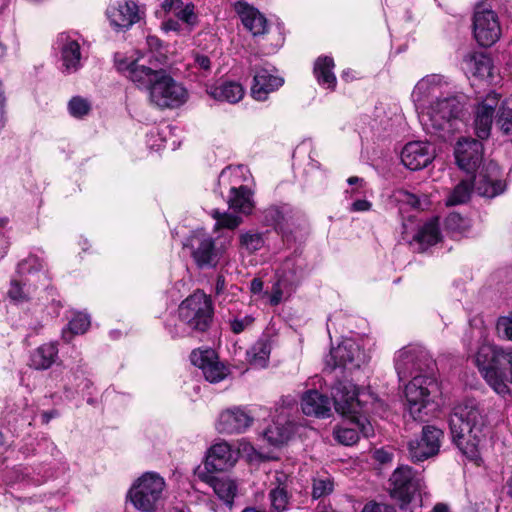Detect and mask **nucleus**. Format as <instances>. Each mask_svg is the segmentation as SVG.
I'll list each match as a JSON object with an SVG mask.
<instances>
[{
	"label": "nucleus",
	"instance_id": "1",
	"mask_svg": "<svg viewBox=\"0 0 512 512\" xmlns=\"http://www.w3.org/2000/svg\"><path fill=\"white\" fill-rule=\"evenodd\" d=\"M115 66L135 86L148 91L151 102L160 108H175L187 99L186 89L161 68L153 52L136 59L117 55Z\"/></svg>",
	"mask_w": 512,
	"mask_h": 512
},
{
	"label": "nucleus",
	"instance_id": "2",
	"mask_svg": "<svg viewBox=\"0 0 512 512\" xmlns=\"http://www.w3.org/2000/svg\"><path fill=\"white\" fill-rule=\"evenodd\" d=\"M449 427L453 443L467 458H477L480 442L485 438L487 417L475 399L457 404L450 414Z\"/></svg>",
	"mask_w": 512,
	"mask_h": 512
},
{
	"label": "nucleus",
	"instance_id": "3",
	"mask_svg": "<svg viewBox=\"0 0 512 512\" xmlns=\"http://www.w3.org/2000/svg\"><path fill=\"white\" fill-rule=\"evenodd\" d=\"M475 364L487 384L499 395L509 394L508 380L512 383V347L493 344L479 347Z\"/></svg>",
	"mask_w": 512,
	"mask_h": 512
},
{
	"label": "nucleus",
	"instance_id": "4",
	"mask_svg": "<svg viewBox=\"0 0 512 512\" xmlns=\"http://www.w3.org/2000/svg\"><path fill=\"white\" fill-rule=\"evenodd\" d=\"M213 317L211 298L198 290L181 302L178 307L179 323L169 332L172 337H184L190 331L205 332L212 324Z\"/></svg>",
	"mask_w": 512,
	"mask_h": 512
},
{
	"label": "nucleus",
	"instance_id": "5",
	"mask_svg": "<svg viewBox=\"0 0 512 512\" xmlns=\"http://www.w3.org/2000/svg\"><path fill=\"white\" fill-rule=\"evenodd\" d=\"M500 168L494 161L482 165L472 180H462L449 194L446 205L454 206L466 203L471 195L472 188L483 197L493 198L505 190V184L500 179Z\"/></svg>",
	"mask_w": 512,
	"mask_h": 512
},
{
	"label": "nucleus",
	"instance_id": "6",
	"mask_svg": "<svg viewBox=\"0 0 512 512\" xmlns=\"http://www.w3.org/2000/svg\"><path fill=\"white\" fill-rule=\"evenodd\" d=\"M464 112L462 97L447 93L443 97L433 100L423 111L419 118L429 133H451Z\"/></svg>",
	"mask_w": 512,
	"mask_h": 512
},
{
	"label": "nucleus",
	"instance_id": "7",
	"mask_svg": "<svg viewBox=\"0 0 512 512\" xmlns=\"http://www.w3.org/2000/svg\"><path fill=\"white\" fill-rule=\"evenodd\" d=\"M230 237L213 238L203 231H194L185 241L191 257L199 269L216 268L226 254Z\"/></svg>",
	"mask_w": 512,
	"mask_h": 512
},
{
	"label": "nucleus",
	"instance_id": "8",
	"mask_svg": "<svg viewBox=\"0 0 512 512\" xmlns=\"http://www.w3.org/2000/svg\"><path fill=\"white\" fill-rule=\"evenodd\" d=\"M335 410L342 415H352L355 420L350 422L364 437L373 435L372 425L361 417H356L361 412V401L358 399V390L349 380L337 381L331 390Z\"/></svg>",
	"mask_w": 512,
	"mask_h": 512
},
{
	"label": "nucleus",
	"instance_id": "9",
	"mask_svg": "<svg viewBox=\"0 0 512 512\" xmlns=\"http://www.w3.org/2000/svg\"><path fill=\"white\" fill-rule=\"evenodd\" d=\"M165 481L155 472L144 473L131 487L128 496L141 512H154L163 498Z\"/></svg>",
	"mask_w": 512,
	"mask_h": 512
},
{
	"label": "nucleus",
	"instance_id": "10",
	"mask_svg": "<svg viewBox=\"0 0 512 512\" xmlns=\"http://www.w3.org/2000/svg\"><path fill=\"white\" fill-rule=\"evenodd\" d=\"M440 393L433 373L418 374L405 386L409 413L414 420L421 419L422 410Z\"/></svg>",
	"mask_w": 512,
	"mask_h": 512
},
{
	"label": "nucleus",
	"instance_id": "11",
	"mask_svg": "<svg viewBox=\"0 0 512 512\" xmlns=\"http://www.w3.org/2000/svg\"><path fill=\"white\" fill-rule=\"evenodd\" d=\"M434 368L435 362L429 353L419 346L404 347L395 356V369L400 381L418 374L433 373Z\"/></svg>",
	"mask_w": 512,
	"mask_h": 512
},
{
	"label": "nucleus",
	"instance_id": "12",
	"mask_svg": "<svg viewBox=\"0 0 512 512\" xmlns=\"http://www.w3.org/2000/svg\"><path fill=\"white\" fill-rule=\"evenodd\" d=\"M473 33L476 41L483 47H490L501 36V26L497 13L488 3L476 5L473 16Z\"/></svg>",
	"mask_w": 512,
	"mask_h": 512
},
{
	"label": "nucleus",
	"instance_id": "13",
	"mask_svg": "<svg viewBox=\"0 0 512 512\" xmlns=\"http://www.w3.org/2000/svg\"><path fill=\"white\" fill-rule=\"evenodd\" d=\"M391 496L409 503L416 494H421L425 488L424 477L421 472L415 471L407 465L394 470L390 479Z\"/></svg>",
	"mask_w": 512,
	"mask_h": 512
},
{
	"label": "nucleus",
	"instance_id": "14",
	"mask_svg": "<svg viewBox=\"0 0 512 512\" xmlns=\"http://www.w3.org/2000/svg\"><path fill=\"white\" fill-rule=\"evenodd\" d=\"M443 431L435 426L426 425L421 434L407 442L409 458L412 462H423L436 456L441 447Z\"/></svg>",
	"mask_w": 512,
	"mask_h": 512
},
{
	"label": "nucleus",
	"instance_id": "15",
	"mask_svg": "<svg viewBox=\"0 0 512 512\" xmlns=\"http://www.w3.org/2000/svg\"><path fill=\"white\" fill-rule=\"evenodd\" d=\"M366 360L364 352L359 344L352 339L343 340L337 347L332 348L325 359L326 368L330 372L336 368H359Z\"/></svg>",
	"mask_w": 512,
	"mask_h": 512
},
{
	"label": "nucleus",
	"instance_id": "16",
	"mask_svg": "<svg viewBox=\"0 0 512 512\" xmlns=\"http://www.w3.org/2000/svg\"><path fill=\"white\" fill-rule=\"evenodd\" d=\"M501 95L490 91L477 99L474 110V128L477 137L485 140L490 136L496 109L500 108Z\"/></svg>",
	"mask_w": 512,
	"mask_h": 512
},
{
	"label": "nucleus",
	"instance_id": "17",
	"mask_svg": "<svg viewBox=\"0 0 512 512\" xmlns=\"http://www.w3.org/2000/svg\"><path fill=\"white\" fill-rule=\"evenodd\" d=\"M454 155L459 168L474 176L482 168L483 144L476 139L462 138L455 146Z\"/></svg>",
	"mask_w": 512,
	"mask_h": 512
},
{
	"label": "nucleus",
	"instance_id": "18",
	"mask_svg": "<svg viewBox=\"0 0 512 512\" xmlns=\"http://www.w3.org/2000/svg\"><path fill=\"white\" fill-rule=\"evenodd\" d=\"M448 86L443 76L432 74L427 75L417 82L411 97L417 110L426 109L425 103L431 99L444 96V89Z\"/></svg>",
	"mask_w": 512,
	"mask_h": 512
},
{
	"label": "nucleus",
	"instance_id": "19",
	"mask_svg": "<svg viewBox=\"0 0 512 512\" xmlns=\"http://www.w3.org/2000/svg\"><path fill=\"white\" fill-rule=\"evenodd\" d=\"M191 363L200 368L205 379L218 383L228 375V369L222 364L214 350H194L190 355Z\"/></svg>",
	"mask_w": 512,
	"mask_h": 512
},
{
	"label": "nucleus",
	"instance_id": "20",
	"mask_svg": "<svg viewBox=\"0 0 512 512\" xmlns=\"http://www.w3.org/2000/svg\"><path fill=\"white\" fill-rule=\"evenodd\" d=\"M110 24L116 29H129L141 19V10L132 0L118 1L107 9Z\"/></svg>",
	"mask_w": 512,
	"mask_h": 512
},
{
	"label": "nucleus",
	"instance_id": "21",
	"mask_svg": "<svg viewBox=\"0 0 512 512\" xmlns=\"http://www.w3.org/2000/svg\"><path fill=\"white\" fill-rule=\"evenodd\" d=\"M56 44L61 53L64 72H77L82 67V53L77 39L62 32L57 36Z\"/></svg>",
	"mask_w": 512,
	"mask_h": 512
},
{
	"label": "nucleus",
	"instance_id": "22",
	"mask_svg": "<svg viewBox=\"0 0 512 512\" xmlns=\"http://www.w3.org/2000/svg\"><path fill=\"white\" fill-rule=\"evenodd\" d=\"M253 417L241 407H232L222 411L216 423L220 433H242L251 426Z\"/></svg>",
	"mask_w": 512,
	"mask_h": 512
},
{
	"label": "nucleus",
	"instance_id": "23",
	"mask_svg": "<svg viewBox=\"0 0 512 512\" xmlns=\"http://www.w3.org/2000/svg\"><path fill=\"white\" fill-rule=\"evenodd\" d=\"M434 158L429 144L421 141L407 143L401 151V161L410 170L426 167Z\"/></svg>",
	"mask_w": 512,
	"mask_h": 512
},
{
	"label": "nucleus",
	"instance_id": "24",
	"mask_svg": "<svg viewBox=\"0 0 512 512\" xmlns=\"http://www.w3.org/2000/svg\"><path fill=\"white\" fill-rule=\"evenodd\" d=\"M292 260L287 259L284 263V273L273 286L270 303L278 305L284 296H289L302 278V270L299 271L291 268Z\"/></svg>",
	"mask_w": 512,
	"mask_h": 512
},
{
	"label": "nucleus",
	"instance_id": "25",
	"mask_svg": "<svg viewBox=\"0 0 512 512\" xmlns=\"http://www.w3.org/2000/svg\"><path fill=\"white\" fill-rule=\"evenodd\" d=\"M237 461V453L226 442L213 445L206 457L205 469L208 472L225 471L234 466Z\"/></svg>",
	"mask_w": 512,
	"mask_h": 512
},
{
	"label": "nucleus",
	"instance_id": "26",
	"mask_svg": "<svg viewBox=\"0 0 512 512\" xmlns=\"http://www.w3.org/2000/svg\"><path fill=\"white\" fill-rule=\"evenodd\" d=\"M283 83L282 77L272 74L265 68L258 69L254 75L251 95L257 101H264L269 93L279 89Z\"/></svg>",
	"mask_w": 512,
	"mask_h": 512
},
{
	"label": "nucleus",
	"instance_id": "27",
	"mask_svg": "<svg viewBox=\"0 0 512 512\" xmlns=\"http://www.w3.org/2000/svg\"><path fill=\"white\" fill-rule=\"evenodd\" d=\"M234 7L243 25L253 36L263 35L267 32V19L256 8L250 6L245 1L236 2Z\"/></svg>",
	"mask_w": 512,
	"mask_h": 512
},
{
	"label": "nucleus",
	"instance_id": "28",
	"mask_svg": "<svg viewBox=\"0 0 512 512\" xmlns=\"http://www.w3.org/2000/svg\"><path fill=\"white\" fill-rule=\"evenodd\" d=\"M304 414L316 417H329L331 414V400L317 390L307 391L301 401Z\"/></svg>",
	"mask_w": 512,
	"mask_h": 512
},
{
	"label": "nucleus",
	"instance_id": "29",
	"mask_svg": "<svg viewBox=\"0 0 512 512\" xmlns=\"http://www.w3.org/2000/svg\"><path fill=\"white\" fill-rule=\"evenodd\" d=\"M295 431V424L291 421L277 419L263 432L264 439L273 446L279 447L285 444Z\"/></svg>",
	"mask_w": 512,
	"mask_h": 512
},
{
	"label": "nucleus",
	"instance_id": "30",
	"mask_svg": "<svg viewBox=\"0 0 512 512\" xmlns=\"http://www.w3.org/2000/svg\"><path fill=\"white\" fill-rule=\"evenodd\" d=\"M287 479L288 476L285 473H276V486L269 492L271 510L274 512H283L288 509L291 495L287 490Z\"/></svg>",
	"mask_w": 512,
	"mask_h": 512
},
{
	"label": "nucleus",
	"instance_id": "31",
	"mask_svg": "<svg viewBox=\"0 0 512 512\" xmlns=\"http://www.w3.org/2000/svg\"><path fill=\"white\" fill-rule=\"evenodd\" d=\"M334 66V60L331 57L321 56L316 59L313 73L321 87L329 90L335 89L337 80L333 72Z\"/></svg>",
	"mask_w": 512,
	"mask_h": 512
},
{
	"label": "nucleus",
	"instance_id": "32",
	"mask_svg": "<svg viewBox=\"0 0 512 512\" xmlns=\"http://www.w3.org/2000/svg\"><path fill=\"white\" fill-rule=\"evenodd\" d=\"M227 203L229 208L246 215L254 208L252 192L246 186L231 187Z\"/></svg>",
	"mask_w": 512,
	"mask_h": 512
},
{
	"label": "nucleus",
	"instance_id": "33",
	"mask_svg": "<svg viewBox=\"0 0 512 512\" xmlns=\"http://www.w3.org/2000/svg\"><path fill=\"white\" fill-rule=\"evenodd\" d=\"M203 479L213 488L215 494L225 504L232 505L237 491L236 483L233 480L213 475H206Z\"/></svg>",
	"mask_w": 512,
	"mask_h": 512
},
{
	"label": "nucleus",
	"instance_id": "34",
	"mask_svg": "<svg viewBox=\"0 0 512 512\" xmlns=\"http://www.w3.org/2000/svg\"><path fill=\"white\" fill-rule=\"evenodd\" d=\"M57 358V345L55 343H46L32 353L31 366L37 370H46L56 362Z\"/></svg>",
	"mask_w": 512,
	"mask_h": 512
},
{
	"label": "nucleus",
	"instance_id": "35",
	"mask_svg": "<svg viewBox=\"0 0 512 512\" xmlns=\"http://www.w3.org/2000/svg\"><path fill=\"white\" fill-rule=\"evenodd\" d=\"M465 62L474 76L490 77L492 61L489 56L482 52H473L465 56Z\"/></svg>",
	"mask_w": 512,
	"mask_h": 512
},
{
	"label": "nucleus",
	"instance_id": "36",
	"mask_svg": "<svg viewBox=\"0 0 512 512\" xmlns=\"http://www.w3.org/2000/svg\"><path fill=\"white\" fill-rule=\"evenodd\" d=\"M211 96L216 100L227 101L229 103H237L244 96V89L237 82H225L211 91Z\"/></svg>",
	"mask_w": 512,
	"mask_h": 512
},
{
	"label": "nucleus",
	"instance_id": "37",
	"mask_svg": "<svg viewBox=\"0 0 512 512\" xmlns=\"http://www.w3.org/2000/svg\"><path fill=\"white\" fill-rule=\"evenodd\" d=\"M35 289L31 279L15 278L11 280L8 296L15 303H24L31 299Z\"/></svg>",
	"mask_w": 512,
	"mask_h": 512
},
{
	"label": "nucleus",
	"instance_id": "38",
	"mask_svg": "<svg viewBox=\"0 0 512 512\" xmlns=\"http://www.w3.org/2000/svg\"><path fill=\"white\" fill-rule=\"evenodd\" d=\"M271 353V342L267 338H261L256 341L253 346L247 351L249 362L256 366L263 368L267 365Z\"/></svg>",
	"mask_w": 512,
	"mask_h": 512
},
{
	"label": "nucleus",
	"instance_id": "39",
	"mask_svg": "<svg viewBox=\"0 0 512 512\" xmlns=\"http://www.w3.org/2000/svg\"><path fill=\"white\" fill-rule=\"evenodd\" d=\"M414 240L422 247L436 244L440 240V230L437 219L424 223L415 234Z\"/></svg>",
	"mask_w": 512,
	"mask_h": 512
},
{
	"label": "nucleus",
	"instance_id": "40",
	"mask_svg": "<svg viewBox=\"0 0 512 512\" xmlns=\"http://www.w3.org/2000/svg\"><path fill=\"white\" fill-rule=\"evenodd\" d=\"M90 318L83 313H77L68 323V331L63 330L62 336L66 342H69L72 335H79L85 333L90 327Z\"/></svg>",
	"mask_w": 512,
	"mask_h": 512
},
{
	"label": "nucleus",
	"instance_id": "41",
	"mask_svg": "<svg viewBox=\"0 0 512 512\" xmlns=\"http://www.w3.org/2000/svg\"><path fill=\"white\" fill-rule=\"evenodd\" d=\"M43 268L42 261L35 255H30L19 262L17 266V275L21 279H31L36 276Z\"/></svg>",
	"mask_w": 512,
	"mask_h": 512
},
{
	"label": "nucleus",
	"instance_id": "42",
	"mask_svg": "<svg viewBox=\"0 0 512 512\" xmlns=\"http://www.w3.org/2000/svg\"><path fill=\"white\" fill-rule=\"evenodd\" d=\"M240 248L249 254L260 250L264 245V239L261 233L248 231L239 235Z\"/></svg>",
	"mask_w": 512,
	"mask_h": 512
},
{
	"label": "nucleus",
	"instance_id": "43",
	"mask_svg": "<svg viewBox=\"0 0 512 512\" xmlns=\"http://www.w3.org/2000/svg\"><path fill=\"white\" fill-rule=\"evenodd\" d=\"M497 124L505 134H512V99L501 102L498 110Z\"/></svg>",
	"mask_w": 512,
	"mask_h": 512
},
{
	"label": "nucleus",
	"instance_id": "44",
	"mask_svg": "<svg viewBox=\"0 0 512 512\" xmlns=\"http://www.w3.org/2000/svg\"><path fill=\"white\" fill-rule=\"evenodd\" d=\"M445 228L453 235H462L470 228V221L458 213H450L445 219Z\"/></svg>",
	"mask_w": 512,
	"mask_h": 512
},
{
	"label": "nucleus",
	"instance_id": "45",
	"mask_svg": "<svg viewBox=\"0 0 512 512\" xmlns=\"http://www.w3.org/2000/svg\"><path fill=\"white\" fill-rule=\"evenodd\" d=\"M334 483L329 475H319L313 478L312 483V497L319 499L332 493Z\"/></svg>",
	"mask_w": 512,
	"mask_h": 512
},
{
	"label": "nucleus",
	"instance_id": "46",
	"mask_svg": "<svg viewBox=\"0 0 512 512\" xmlns=\"http://www.w3.org/2000/svg\"><path fill=\"white\" fill-rule=\"evenodd\" d=\"M212 217L216 220V229L227 228L229 230H233L242 222V219L239 216L226 212L221 213L218 209H214L212 211Z\"/></svg>",
	"mask_w": 512,
	"mask_h": 512
},
{
	"label": "nucleus",
	"instance_id": "47",
	"mask_svg": "<svg viewBox=\"0 0 512 512\" xmlns=\"http://www.w3.org/2000/svg\"><path fill=\"white\" fill-rule=\"evenodd\" d=\"M288 206H271L264 211V219L268 225L278 227L286 221Z\"/></svg>",
	"mask_w": 512,
	"mask_h": 512
},
{
	"label": "nucleus",
	"instance_id": "48",
	"mask_svg": "<svg viewBox=\"0 0 512 512\" xmlns=\"http://www.w3.org/2000/svg\"><path fill=\"white\" fill-rule=\"evenodd\" d=\"M335 439L343 444V445H353L359 440L358 430L348 423V425H343L338 427L334 431Z\"/></svg>",
	"mask_w": 512,
	"mask_h": 512
},
{
	"label": "nucleus",
	"instance_id": "49",
	"mask_svg": "<svg viewBox=\"0 0 512 512\" xmlns=\"http://www.w3.org/2000/svg\"><path fill=\"white\" fill-rule=\"evenodd\" d=\"M175 16L179 18L184 27L188 29L189 33L198 23V16L194 12V5L192 3L181 6L175 13Z\"/></svg>",
	"mask_w": 512,
	"mask_h": 512
},
{
	"label": "nucleus",
	"instance_id": "50",
	"mask_svg": "<svg viewBox=\"0 0 512 512\" xmlns=\"http://www.w3.org/2000/svg\"><path fill=\"white\" fill-rule=\"evenodd\" d=\"M90 103L79 96L73 97L68 103V110L73 117L81 118L89 113Z\"/></svg>",
	"mask_w": 512,
	"mask_h": 512
},
{
	"label": "nucleus",
	"instance_id": "51",
	"mask_svg": "<svg viewBox=\"0 0 512 512\" xmlns=\"http://www.w3.org/2000/svg\"><path fill=\"white\" fill-rule=\"evenodd\" d=\"M254 317L245 315L243 317H235L229 321L230 329L234 334H240L250 328L254 323Z\"/></svg>",
	"mask_w": 512,
	"mask_h": 512
},
{
	"label": "nucleus",
	"instance_id": "52",
	"mask_svg": "<svg viewBox=\"0 0 512 512\" xmlns=\"http://www.w3.org/2000/svg\"><path fill=\"white\" fill-rule=\"evenodd\" d=\"M497 331L503 338L512 341V311L508 316L499 318Z\"/></svg>",
	"mask_w": 512,
	"mask_h": 512
},
{
	"label": "nucleus",
	"instance_id": "53",
	"mask_svg": "<svg viewBox=\"0 0 512 512\" xmlns=\"http://www.w3.org/2000/svg\"><path fill=\"white\" fill-rule=\"evenodd\" d=\"M162 28L165 31H174V32H177L180 34L189 33L188 29H186L184 27V25L181 23V21L179 20V18L177 16H175V18H169V19L165 20L162 23Z\"/></svg>",
	"mask_w": 512,
	"mask_h": 512
},
{
	"label": "nucleus",
	"instance_id": "54",
	"mask_svg": "<svg viewBox=\"0 0 512 512\" xmlns=\"http://www.w3.org/2000/svg\"><path fill=\"white\" fill-rule=\"evenodd\" d=\"M362 512H396L392 505L370 502L366 504Z\"/></svg>",
	"mask_w": 512,
	"mask_h": 512
},
{
	"label": "nucleus",
	"instance_id": "55",
	"mask_svg": "<svg viewBox=\"0 0 512 512\" xmlns=\"http://www.w3.org/2000/svg\"><path fill=\"white\" fill-rule=\"evenodd\" d=\"M181 6H183L182 0H164L161 4L162 10L166 13L172 11L176 13Z\"/></svg>",
	"mask_w": 512,
	"mask_h": 512
},
{
	"label": "nucleus",
	"instance_id": "56",
	"mask_svg": "<svg viewBox=\"0 0 512 512\" xmlns=\"http://www.w3.org/2000/svg\"><path fill=\"white\" fill-rule=\"evenodd\" d=\"M195 65L204 71H208L210 70L211 62L208 56L197 54L195 56Z\"/></svg>",
	"mask_w": 512,
	"mask_h": 512
},
{
	"label": "nucleus",
	"instance_id": "57",
	"mask_svg": "<svg viewBox=\"0 0 512 512\" xmlns=\"http://www.w3.org/2000/svg\"><path fill=\"white\" fill-rule=\"evenodd\" d=\"M374 459L381 464H385L392 460V455L383 449H379L374 452Z\"/></svg>",
	"mask_w": 512,
	"mask_h": 512
},
{
	"label": "nucleus",
	"instance_id": "58",
	"mask_svg": "<svg viewBox=\"0 0 512 512\" xmlns=\"http://www.w3.org/2000/svg\"><path fill=\"white\" fill-rule=\"evenodd\" d=\"M403 201H405L407 204L411 205L413 208L420 209L422 208L420 199L411 193H405Z\"/></svg>",
	"mask_w": 512,
	"mask_h": 512
},
{
	"label": "nucleus",
	"instance_id": "59",
	"mask_svg": "<svg viewBox=\"0 0 512 512\" xmlns=\"http://www.w3.org/2000/svg\"><path fill=\"white\" fill-rule=\"evenodd\" d=\"M372 204L367 200H356L352 204V211H368L371 208Z\"/></svg>",
	"mask_w": 512,
	"mask_h": 512
},
{
	"label": "nucleus",
	"instance_id": "60",
	"mask_svg": "<svg viewBox=\"0 0 512 512\" xmlns=\"http://www.w3.org/2000/svg\"><path fill=\"white\" fill-rule=\"evenodd\" d=\"M226 288V279L225 276L222 274H218L216 278V284H215V294L220 295L225 291Z\"/></svg>",
	"mask_w": 512,
	"mask_h": 512
},
{
	"label": "nucleus",
	"instance_id": "61",
	"mask_svg": "<svg viewBox=\"0 0 512 512\" xmlns=\"http://www.w3.org/2000/svg\"><path fill=\"white\" fill-rule=\"evenodd\" d=\"M263 289V281L259 278H254L250 284V290L252 293H260Z\"/></svg>",
	"mask_w": 512,
	"mask_h": 512
},
{
	"label": "nucleus",
	"instance_id": "62",
	"mask_svg": "<svg viewBox=\"0 0 512 512\" xmlns=\"http://www.w3.org/2000/svg\"><path fill=\"white\" fill-rule=\"evenodd\" d=\"M59 416V412L55 409L50 411H44L42 413V422L47 424L50 422L51 419L56 418Z\"/></svg>",
	"mask_w": 512,
	"mask_h": 512
},
{
	"label": "nucleus",
	"instance_id": "63",
	"mask_svg": "<svg viewBox=\"0 0 512 512\" xmlns=\"http://www.w3.org/2000/svg\"><path fill=\"white\" fill-rule=\"evenodd\" d=\"M432 512H450V508L445 503H437L433 509Z\"/></svg>",
	"mask_w": 512,
	"mask_h": 512
},
{
	"label": "nucleus",
	"instance_id": "64",
	"mask_svg": "<svg viewBox=\"0 0 512 512\" xmlns=\"http://www.w3.org/2000/svg\"><path fill=\"white\" fill-rule=\"evenodd\" d=\"M147 44L150 47H154V48H158V47L161 46L160 40L157 37H154V36H150V37L147 38Z\"/></svg>",
	"mask_w": 512,
	"mask_h": 512
}]
</instances>
